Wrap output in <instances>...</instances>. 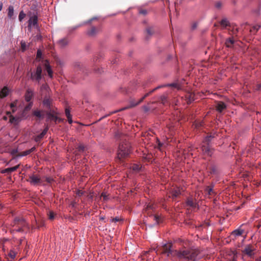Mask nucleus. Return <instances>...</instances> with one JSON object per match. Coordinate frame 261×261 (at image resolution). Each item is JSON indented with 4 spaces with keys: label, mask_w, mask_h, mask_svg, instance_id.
I'll use <instances>...</instances> for the list:
<instances>
[{
    "label": "nucleus",
    "mask_w": 261,
    "mask_h": 261,
    "mask_svg": "<svg viewBox=\"0 0 261 261\" xmlns=\"http://www.w3.org/2000/svg\"><path fill=\"white\" fill-rule=\"evenodd\" d=\"M226 108V106L223 102L219 101L216 105V109L219 112H222Z\"/></svg>",
    "instance_id": "obj_19"
},
{
    "label": "nucleus",
    "mask_w": 261,
    "mask_h": 261,
    "mask_svg": "<svg viewBox=\"0 0 261 261\" xmlns=\"http://www.w3.org/2000/svg\"><path fill=\"white\" fill-rule=\"evenodd\" d=\"M28 181L33 186H36L41 183V179L35 174L30 176Z\"/></svg>",
    "instance_id": "obj_10"
},
{
    "label": "nucleus",
    "mask_w": 261,
    "mask_h": 261,
    "mask_svg": "<svg viewBox=\"0 0 261 261\" xmlns=\"http://www.w3.org/2000/svg\"><path fill=\"white\" fill-rule=\"evenodd\" d=\"M33 105L32 102H30L27 106H26L23 111V112L21 113L22 115H25V118L27 117V112L29 111L32 108Z\"/></svg>",
    "instance_id": "obj_24"
},
{
    "label": "nucleus",
    "mask_w": 261,
    "mask_h": 261,
    "mask_svg": "<svg viewBox=\"0 0 261 261\" xmlns=\"http://www.w3.org/2000/svg\"><path fill=\"white\" fill-rule=\"evenodd\" d=\"M152 216L153 217V220L155 222L154 224L150 225L149 226L150 227H152L155 225H157V224H158L159 223L160 217L159 216H158V215H153Z\"/></svg>",
    "instance_id": "obj_34"
},
{
    "label": "nucleus",
    "mask_w": 261,
    "mask_h": 261,
    "mask_svg": "<svg viewBox=\"0 0 261 261\" xmlns=\"http://www.w3.org/2000/svg\"><path fill=\"white\" fill-rule=\"evenodd\" d=\"M131 146L130 143L127 141H123L118 147L117 153V159L119 161H123V159L126 158L131 152Z\"/></svg>",
    "instance_id": "obj_2"
},
{
    "label": "nucleus",
    "mask_w": 261,
    "mask_h": 261,
    "mask_svg": "<svg viewBox=\"0 0 261 261\" xmlns=\"http://www.w3.org/2000/svg\"><path fill=\"white\" fill-rule=\"evenodd\" d=\"M237 254H233V257H232V259H231V261H237Z\"/></svg>",
    "instance_id": "obj_55"
},
{
    "label": "nucleus",
    "mask_w": 261,
    "mask_h": 261,
    "mask_svg": "<svg viewBox=\"0 0 261 261\" xmlns=\"http://www.w3.org/2000/svg\"><path fill=\"white\" fill-rule=\"evenodd\" d=\"M185 98L188 104L191 103L195 100V95L191 92H188L185 95Z\"/></svg>",
    "instance_id": "obj_14"
},
{
    "label": "nucleus",
    "mask_w": 261,
    "mask_h": 261,
    "mask_svg": "<svg viewBox=\"0 0 261 261\" xmlns=\"http://www.w3.org/2000/svg\"><path fill=\"white\" fill-rule=\"evenodd\" d=\"M43 66L44 70L46 71L48 76L52 78L53 76V72L49 65V62L47 60H45L43 62Z\"/></svg>",
    "instance_id": "obj_9"
},
{
    "label": "nucleus",
    "mask_w": 261,
    "mask_h": 261,
    "mask_svg": "<svg viewBox=\"0 0 261 261\" xmlns=\"http://www.w3.org/2000/svg\"><path fill=\"white\" fill-rule=\"evenodd\" d=\"M47 88V86L46 85L43 84L41 87V89H46Z\"/></svg>",
    "instance_id": "obj_59"
},
{
    "label": "nucleus",
    "mask_w": 261,
    "mask_h": 261,
    "mask_svg": "<svg viewBox=\"0 0 261 261\" xmlns=\"http://www.w3.org/2000/svg\"><path fill=\"white\" fill-rule=\"evenodd\" d=\"M18 227L17 229H15L16 231L19 232H23V229L22 227H19V226H16Z\"/></svg>",
    "instance_id": "obj_49"
},
{
    "label": "nucleus",
    "mask_w": 261,
    "mask_h": 261,
    "mask_svg": "<svg viewBox=\"0 0 261 261\" xmlns=\"http://www.w3.org/2000/svg\"><path fill=\"white\" fill-rule=\"evenodd\" d=\"M25 14L23 12V11H21L19 14L18 19L20 21H21L22 19L25 17Z\"/></svg>",
    "instance_id": "obj_40"
},
{
    "label": "nucleus",
    "mask_w": 261,
    "mask_h": 261,
    "mask_svg": "<svg viewBox=\"0 0 261 261\" xmlns=\"http://www.w3.org/2000/svg\"><path fill=\"white\" fill-rule=\"evenodd\" d=\"M259 9H256L253 11V12L255 13L256 15H258L259 14Z\"/></svg>",
    "instance_id": "obj_57"
},
{
    "label": "nucleus",
    "mask_w": 261,
    "mask_h": 261,
    "mask_svg": "<svg viewBox=\"0 0 261 261\" xmlns=\"http://www.w3.org/2000/svg\"><path fill=\"white\" fill-rule=\"evenodd\" d=\"M68 40H67V38L62 39L60 40L58 42V43L61 47H64L68 44Z\"/></svg>",
    "instance_id": "obj_28"
},
{
    "label": "nucleus",
    "mask_w": 261,
    "mask_h": 261,
    "mask_svg": "<svg viewBox=\"0 0 261 261\" xmlns=\"http://www.w3.org/2000/svg\"><path fill=\"white\" fill-rule=\"evenodd\" d=\"M213 138H214V136H207L203 140L201 146V150L203 154L208 156L212 155L213 149L210 146L209 143Z\"/></svg>",
    "instance_id": "obj_3"
},
{
    "label": "nucleus",
    "mask_w": 261,
    "mask_h": 261,
    "mask_svg": "<svg viewBox=\"0 0 261 261\" xmlns=\"http://www.w3.org/2000/svg\"><path fill=\"white\" fill-rule=\"evenodd\" d=\"M260 89H261V84H259V85H258L257 89V90H260Z\"/></svg>",
    "instance_id": "obj_63"
},
{
    "label": "nucleus",
    "mask_w": 261,
    "mask_h": 261,
    "mask_svg": "<svg viewBox=\"0 0 261 261\" xmlns=\"http://www.w3.org/2000/svg\"><path fill=\"white\" fill-rule=\"evenodd\" d=\"M193 148H194V147L192 146L190 147L188 149V153L192 151L193 150Z\"/></svg>",
    "instance_id": "obj_60"
},
{
    "label": "nucleus",
    "mask_w": 261,
    "mask_h": 261,
    "mask_svg": "<svg viewBox=\"0 0 261 261\" xmlns=\"http://www.w3.org/2000/svg\"><path fill=\"white\" fill-rule=\"evenodd\" d=\"M76 204V203L75 202H72L71 205L72 207H74Z\"/></svg>",
    "instance_id": "obj_61"
},
{
    "label": "nucleus",
    "mask_w": 261,
    "mask_h": 261,
    "mask_svg": "<svg viewBox=\"0 0 261 261\" xmlns=\"http://www.w3.org/2000/svg\"><path fill=\"white\" fill-rule=\"evenodd\" d=\"M160 101L163 105H166L168 103L167 97L165 95H162L160 97Z\"/></svg>",
    "instance_id": "obj_31"
},
{
    "label": "nucleus",
    "mask_w": 261,
    "mask_h": 261,
    "mask_svg": "<svg viewBox=\"0 0 261 261\" xmlns=\"http://www.w3.org/2000/svg\"><path fill=\"white\" fill-rule=\"evenodd\" d=\"M28 23L29 28L37 26L38 23V16L36 15H34L30 17L28 21Z\"/></svg>",
    "instance_id": "obj_11"
},
{
    "label": "nucleus",
    "mask_w": 261,
    "mask_h": 261,
    "mask_svg": "<svg viewBox=\"0 0 261 261\" xmlns=\"http://www.w3.org/2000/svg\"><path fill=\"white\" fill-rule=\"evenodd\" d=\"M21 49L22 51H24L27 49V44L25 42L21 41Z\"/></svg>",
    "instance_id": "obj_41"
},
{
    "label": "nucleus",
    "mask_w": 261,
    "mask_h": 261,
    "mask_svg": "<svg viewBox=\"0 0 261 261\" xmlns=\"http://www.w3.org/2000/svg\"><path fill=\"white\" fill-rule=\"evenodd\" d=\"M43 77L42 73V68L41 65H38L36 70L33 71L31 73V79L34 82L40 83V81Z\"/></svg>",
    "instance_id": "obj_4"
},
{
    "label": "nucleus",
    "mask_w": 261,
    "mask_h": 261,
    "mask_svg": "<svg viewBox=\"0 0 261 261\" xmlns=\"http://www.w3.org/2000/svg\"><path fill=\"white\" fill-rule=\"evenodd\" d=\"M14 226H19L22 228L27 227L28 223L22 217H16L14 219Z\"/></svg>",
    "instance_id": "obj_7"
},
{
    "label": "nucleus",
    "mask_w": 261,
    "mask_h": 261,
    "mask_svg": "<svg viewBox=\"0 0 261 261\" xmlns=\"http://www.w3.org/2000/svg\"><path fill=\"white\" fill-rule=\"evenodd\" d=\"M120 219L118 217H116L115 218L112 219L111 220V222H118L120 221Z\"/></svg>",
    "instance_id": "obj_50"
},
{
    "label": "nucleus",
    "mask_w": 261,
    "mask_h": 261,
    "mask_svg": "<svg viewBox=\"0 0 261 261\" xmlns=\"http://www.w3.org/2000/svg\"><path fill=\"white\" fill-rule=\"evenodd\" d=\"M19 165L20 164H18V165L17 166L11 167H8L6 169H3V170H2L1 172L2 173H6L9 174L12 172L15 171L18 168Z\"/></svg>",
    "instance_id": "obj_16"
},
{
    "label": "nucleus",
    "mask_w": 261,
    "mask_h": 261,
    "mask_svg": "<svg viewBox=\"0 0 261 261\" xmlns=\"http://www.w3.org/2000/svg\"><path fill=\"white\" fill-rule=\"evenodd\" d=\"M16 253L13 250H11L8 253V255L11 259H14L16 257Z\"/></svg>",
    "instance_id": "obj_35"
},
{
    "label": "nucleus",
    "mask_w": 261,
    "mask_h": 261,
    "mask_svg": "<svg viewBox=\"0 0 261 261\" xmlns=\"http://www.w3.org/2000/svg\"><path fill=\"white\" fill-rule=\"evenodd\" d=\"M221 6H222V3L220 2H217L215 4L216 7L218 9L220 8L221 7Z\"/></svg>",
    "instance_id": "obj_51"
},
{
    "label": "nucleus",
    "mask_w": 261,
    "mask_h": 261,
    "mask_svg": "<svg viewBox=\"0 0 261 261\" xmlns=\"http://www.w3.org/2000/svg\"><path fill=\"white\" fill-rule=\"evenodd\" d=\"M255 261H261V256L258 258H257Z\"/></svg>",
    "instance_id": "obj_64"
},
{
    "label": "nucleus",
    "mask_w": 261,
    "mask_h": 261,
    "mask_svg": "<svg viewBox=\"0 0 261 261\" xmlns=\"http://www.w3.org/2000/svg\"><path fill=\"white\" fill-rule=\"evenodd\" d=\"M211 174H215L218 175L220 174V171L215 166H212L209 171Z\"/></svg>",
    "instance_id": "obj_26"
},
{
    "label": "nucleus",
    "mask_w": 261,
    "mask_h": 261,
    "mask_svg": "<svg viewBox=\"0 0 261 261\" xmlns=\"http://www.w3.org/2000/svg\"><path fill=\"white\" fill-rule=\"evenodd\" d=\"M186 203L187 206L192 208H196L198 206V204L196 202H194L191 198H188Z\"/></svg>",
    "instance_id": "obj_18"
},
{
    "label": "nucleus",
    "mask_w": 261,
    "mask_h": 261,
    "mask_svg": "<svg viewBox=\"0 0 261 261\" xmlns=\"http://www.w3.org/2000/svg\"><path fill=\"white\" fill-rule=\"evenodd\" d=\"M105 219V216H100L99 218V219L101 221L104 220Z\"/></svg>",
    "instance_id": "obj_62"
},
{
    "label": "nucleus",
    "mask_w": 261,
    "mask_h": 261,
    "mask_svg": "<svg viewBox=\"0 0 261 261\" xmlns=\"http://www.w3.org/2000/svg\"><path fill=\"white\" fill-rule=\"evenodd\" d=\"M36 149L35 147H33L30 149L27 150L26 151H23L21 153L20 155V156H25L28 154H30L31 152L34 151Z\"/></svg>",
    "instance_id": "obj_29"
},
{
    "label": "nucleus",
    "mask_w": 261,
    "mask_h": 261,
    "mask_svg": "<svg viewBox=\"0 0 261 261\" xmlns=\"http://www.w3.org/2000/svg\"><path fill=\"white\" fill-rule=\"evenodd\" d=\"M57 114V110H56V113H53L52 112L48 111L47 113L48 118L54 120L55 122H57V121H60L61 119L56 116V114Z\"/></svg>",
    "instance_id": "obj_13"
},
{
    "label": "nucleus",
    "mask_w": 261,
    "mask_h": 261,
    "mask_svg": "<svg viewBox=\"0 0 261 261\" xmlns=\"http://www.w3.org/2000/svg\"><path fill=\"white\" fill-rule=\"evenodd\" d=\"M156 143H158L159 149H161V148L164 145V144L161 143L158 139H156Z\"/></svg>",
    "instance_id": "obj_47"
},
{
    "label": "nucleus",
    "mask_w": 261,
    "mask_h": 261,
    "mask_svg": "<svg viewBox=\"0 0 261 261\" xmlns=\"http://www.w3.org/2000/svg\"><path fill=\"white\" fill-rule=\"evenodd\" d=\"M100 197H102L103 202H107L110 199L109 195H107L105 192H102L101 194Z\"/></svg>",
    "instance_id": "obj_37"
},
{
    "label": "nucleus",
    "mask_w": 261,
    "mask_h": 261,
    "mask_svg": "<svg viewBox=\"0 0 261 261\" xmlns=\"http://www.w3.org/2000/svg\"><path fill=\"white\" fill-rule=\"evenodd\" d=\"M33 115L39 119L43 118V115L42 114L41 112L39 110H35L33 112Z\"/></svg>",
    "instance_id": "obj_30"
},
{
    "label": "nucleus",
    "mask_w": 261,
    "mask_h": 261,
    "mask_svg": "<svg viewBox=\"0 0 261 261\" xmlns=\"http://www.w3.org/2000/svg\"><path fill=\"white\" fill-rule=\"evenodd\" d=\"M172 244L165 243L163 245V253L167 256H176L179 259H184L187 261H197V254L195 252L189 250H173L172 249Z\"/></svg>",
    "instance_id": "obj_1"
},
{
    "label": "nucleus",
    "mask_w": 261,
    "mask_h": 261,
    "mask_svg": "<svg viewBox=\"0 0 261 261\" xmlns=\"http://www.w3.org/2000/svg\"><path fill=\"white\" fill-rule=\"evenodd\" d=\"M65 115L67 117H69V116H71L70 113V110L68 108H66V109H65Z\"/></svg>",
    "instance_id": "obj_48"
},
{
    "label": "nucleus",
    "mask_w": 261,
    "mask_h": 261,
    "mask_svg": "<svg viewBox=\"0 0 261 261\" xmlns=\"http://www.w3.org/2000/svg\"><path fill=\"white\" fill-rule=\"evenodd\" d=\"M147 32L149 35H151L152 34L151 29L150 28H148L147 29Z\"/></svg>",
    "instance_id": "obj_56"
},
{
    "label": "nucleus",
    "mask_w": 261,
    "mask_h": 261,
    "mask_svg": "<svg viewBox=\"0 0 261 261\" xmlns=\"http://www.w3.org/2000/svg\"><path fill=\"white\" fill-rule=\"evenodd\" d=\"M14 14V8L12 6H10L8 9V16L12 18Z\"/></svg>",
    "instance_id": "obj_27"
},
{
    "label": "nucleus",
    "mask_w": 261,
    "mask_h": 261,
    "mask_svg": "<svg viewBox=\"0 0 261 261\" xmlns=\"http://www.w3.org/2000/svg\"><path fill=\"white\" fill-rule=\"evenodd\" d=\"M147 208L148 209L153 210L154 208V207H153V205L150 204H148L147 205Z\"/></svg>",
    "instance_id": "obj_53"
},
{
    "label": "nucleus",
    "mask_w": 261,
    "mask_h": 261,
    "mask_svg": "<svg viewBox=\"0 0 261 261\" xmlns=\"http://www.w3.org/2000/svg\"><path fill=\"white\" fill-rule=\"evenodd\" d=\"M19 101L17 100L14 101L10 104V108L12 110V113H15L17 109V106L18 105Z\"/></svg>",
    "instance_id": "obj_22"
},
{
    "label": "nucleus",
    "mask_w": 261,
    "mask_h": 261,
    "mask_svg": "<svg viewBox=\"0 0 261 261\" xmlns=\"http://www.w3.org/2000/svg\"><path fill=\"white\" fill-rule=\"evenodd\" d=\"M96 33V29L95 27H92L90 31L87 32V34L89 36H94Z\"/></svg>",
    "instance_id": "obj_36"
},
{
    "label": "nucleus",
    "mask_w": 261,
    "mask_h": 261,
    "mask_svg": "<svg viewBox=\"0 0 261 261\" xmlns=\"http://www.w3.org/2000/svg\"><path fill=\"white\" fill-rule=\"evenodd\" d=\"M34 95L33 91L31 89H28L25 94V100L27 102H30Z\"/></svg>",
    "instance_id": "obj_15"
},
{
    "label": "nucleus",
    "mask_w": 261,
    "mask_h": 261,
    "mask_svg": "<svg viewBox=\"0 0 261 261\" xmlns=\"http://www.w3.org/2000/svg\"><path fill=\"white\" fill-rule=\"evenodd\" d=\"M49 219L50 220H53L55 218L54 213L52 211H50L48 215Z\"/></svg>",
    "instance_id": "obj_45"
},
{
    "label": "nucleus",
    "mask_w": 261,
    "mask_h": 261,
    "mask_svg": "<svg viewBox=\"0 0 261 261\" xmlns=\"http://www.w3.org/2000/svg\"><path fill=\"white\" fill-rule=\"evenodd\" d=\"M52 103V99L46 97L44 98L43 101V105L47 110V111H50L53 113H56V110H57V108L53 105Z\"/></svg>",
    "instance_id": "obj_6"
},
{
    "label": "nucleus",
    "mask_w": 261,
    "mask_h": 261,
    "mask_svg": "<svg viewBox=\"0 0 261 261\" xmlns=\"http://www.w3.org/2000/svg\"><path fill=\"white\" fill-rule=\"evenodd\" d=\"M220 24L222 27L225 28L228 25L229 22L226 19H223L220 22Z\"/></svg>",
    "instance_id": "obj_38"
},
{
    "label": "nucleus",
    "mask_w": 261,
    "mask_h": 261,
    "mask_svg": "<svg viewBox=\"0 0 261 261\" xmlns=\"http://www.w3.org/2000/svg\"><path fill=\"white\" fill-rule=\"evenodd\" d=\"M139 13L143 15H146L147 13V11L146 10H141L139 11Z\"/></svg>",
    "instance_id": "obj_52"
},
{
    "label": "nucleus",
    "mask_w": 261,
    "mask_h": 261,
    "mask_svg": "<svg viewBox=\"0 0 261 261\" xmlns=\"http://www.w3.org/2000/svg\"><path fill=\"white\" fill-rule=\"evenodd\" d=\"M48 126H46L43 130L38 135H37L35 137L34 140L36 142H39L40 140L44 137V136L46 134L48 130Z\"/></svg>",
    "instance_id": "obj_12"
},
{
    "label": "nucleus",
    "mask_w": 261,
    "mask_h": 261,
    "mask_svg": "<svg viewBox=\"0 0 261 261\" xmlns=\"http://www.w3.org/2000/svg\"><path fill=\"white\" fill-rule=\"evenodd\" d=\"M260 28V25H255L252 28L251 31L256 32Z\"/></svg>",
    "instance_id": "obj_42"
},
{
    "label": "nucleus",
    "mask_w": 261,
    "mask_h": 261,
    "mask_svg": "<svg viewBox=\"0 0 261 261\" xmlns=\"http://www.w3.org/2000/svg\"><path fill=\"white\" fill-rule=\"evenodd\" d=\"M85 193V191L77 189L76 191V194L79 197H81L84 195Z\"/></svg>",
    "instance_id": "obj_39"
},
{
    "label": "nucleus",
    "mask_w": 261,
    "mask_h": 261,
    "mask_svg": "<svg viewBox=\"0 0 261 261\" xmlns=\"http://www.w3.org/2000/svg\"><path fill=\"white\" fill-rule=\"evenodd\" d=\"M165 86H171V87H177V84L176 83H172V84H169V85H161V86H158L155 88H154L152 90L150 91V92H149L148 93H146V94H145L141 98H140L137 102H133V101H132L131 102V106L132 107H135L136 106H137L138 105H139V103H140L142 101H143V100L146 97H147L148 96H149L151 93H152L153 92H154V91H155L156 89H159L161 87H165Z\"/></svg>",
    "instance_id": "obj_5"
},
{
    "label": "nucleus",
    "mask_w": 261,
    "mask_h": 261,
    "mask_svg": "<svg viewBox=\"0 0 261 261\" xmlns=\"http://www.w3.org/2000/svg\"><path fill=\"white\" fill-rule=\"evenodd\" d=\"M10 90L7 87H4L1 91H0V97L1 98H4L7 96L9 93Z\"/></svg>",
    "instance_id": "obj_20"
},
{
    "label": "nucleus",
    "mask_w": 261,
    "mask_h": 261,
    "mask_svg": "<svg viewBox=\"0 0 261 261\" xmlns=\"http://www.w3.org/2000/svg\"><path fill=\"white\" fill-rule=\"evenodd\" d=\"M234 43V40L232 38H229L226 40L225 45L227 47H232Z\"/></svg>",
    "instance_id": "obj_25"
},
{
    "label": "nucleus",
    "mask_w": 261,
    "mask_h": 261,
    "mask_svg": "<svg viewBox=\"0 0 261 261\" xmlns=\"http://www.w3.org/2000/svg\"><path fill=\"white\" fill-rule=\"evenodd\" d=\"M243 252L246 253L249 257H252L254 253L250 245H247L244 249Z\"/></svg>",
    "instance_id": "obj_17"
},
{
    "label": "nucleus",
    "mask_w": 261,
    "mask_h": 261,
    "mask_svg": "<svg viewBox=\"0 0 261 261\" xmlns=\"http://www.w3.org/2000/svg\"><path fill=\"white\" fill-rule=\"evenodd\" d=\"M195 125L196 127H199L202 126V122L195 123Z\"/></svg>",
    "instance_id": "obj_54"
},
{
    "label": "nucleus",
    "mask_w": 261,
    "mask_h": 261,
    "mask_svg": "<svg viewBox=\"0 0 261 261\" xmlns=\"http://www.w3.org/2000/svg\"><path fill=\"white\" fill-rule=\"evenodd\" d=\"M67 119H68V121L69 123L71 124L72 122V120L71 119V116H69V117H67Z\"/></svg>",
    "instance_id": "obj_58"
},
{
    "label": "nucleus",
    "mask_w": 261,
    "mask_h": 261,
    "mask_svg": "<svg viewBox=\"0 0 261 261\" xmlns=\"http://www.w3.org/2000/svg\"><path fill=\"white\" fill-rule=\"evenodd\" d=\"M206 191H207L208 195H211V193L213 192V190H212V188H209V187H206Z\"/></svg>",
    "instance_id": "obj_46"
},
{
    "label": "nucleus",
    "mask_w": 261,
    "mask_h": 261,
    "mask_svg": "<svg viewBox=\"0 0 261 261\" xmlns=\"http://www.w3.org/2000/svg\"><path fill=\"white\" fill-rule=\"evenodd\" d=\"M85 150V147L83 145L80 144L73 150V153H75L76 155L79 153L84 152Z\"/></svg>",
    "instance_id": "obj_21"
},
{
    "label": "nucleus",
    "mask_w": 261,
    "mask_h": 261,
    "mask_svg": "<svg viewBox=\"0 0 261 261\" xmlns=\"http://www.w3.org/2000/svg\"><path fill=\"white\" fill-rule=\"evenodd\" d=\"M42 58V52L40 50L38 49L36 54V59H40Z\"/></svg>",
    "instance_id": "obj_43"
},
{
    "label": "nucleus",
    "mask_w": 261,
    "mask_h": 261,
    "mask_svg": "<svg viewBox=\"0 0 261 261\" xmlns=\"http://www.w3.org/2000/svg\"><path fill=\"white\" fill-rule=\"evenodd\" d=\"M141 165V164H134V166L132 167L133 170L136 172H139L142 168Z\"/></svg>",
    "instance_id": "obj_32"
},
{
    "label": "nucleus",
    "mask_w": 261,
    "mask_h": 261,
    "mask_svg": "<svg viewBox=\"0 0 261 261\" xmlns=\"http://www.w3.org/2000/svg\"><path fill=\"white\" fill-rule=\"evenodd\" d=\"M45 180L47 182L50 184L54 181V179L51 177H46Z\"/></svg>",
    "instance_id": "obj_44"
},
{
    "label": "nucleus",
    "mask_w": 261,
    "mask_h": 261,
    "mask_svg": "<svg viewBox=\"0 0 261 261\" xmlns=\"http://www.w3.org/2000/svg\"><path fill=\"white\" fill-rule=\"evenodd\" d=\"M181 194L179 190H175L172 191L171 197L173 199L176 198Z\"/></svg>",
    "instance_id": "obj_33"
},
{
    "label": "nucleus",
    "mask_w": 261,
    "mask_h": 261,
    "mask_svg": "<svg viewBox=\"0 0 261 261\" xmlns=\"http://www.w3.org/2000/svg\"><path fill=\"white\" fill-rule=\"evenodd\" d=\"M244 230L239 228L232 231L231 234L235 237H238L241 236Z\"/></svg>",
    "instance_id": "obj_23"
},
{
    "label": "nucleus",
    "mask_w": 261,
    "mask_h": 261,
    "mask_svg": "<svg viewBox=\"0 0 261 261\" xmlns=\"http://www.w3.org/2000/svg\"><path fill=\"white\" fill-rule=\"evenodd\" d=\"M25 118V115H22L21 114L19 116L14 117L12 115H10L9 122L11 124H13L14 125H17L21 120V119Z\"/></svg>",
    "instance_id": "obj_8"
}]
</instances>
